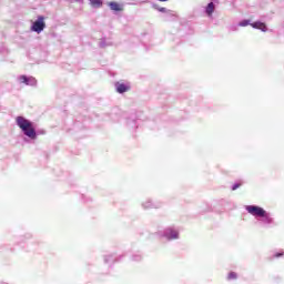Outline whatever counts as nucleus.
<instances>
[{"mask_svg": "<svg viewBox=\"0 0 284 284\" xmlns=\"http://www.w3.org/2000/svg\"><path fill=\"white\" fill-rule=\"evenodd\" d=\"M115 88H116V92H119V94H123V92H129L130 84H125L123 82H116Z\"/></svg>", "mask_w": 284, "mask_h": 284, "instance_id": "4", "label": "nucleus"}, {"mask_svg": "<svg viewBox=\"0 0 284 284\" xmlns=\"http://www.w3.org/2000/svg\"><path fill=\"white\" fill-rule=\"evenodd\" d=\"M213 12H214V2H211L206 7V14H209V17H212Z\"/></svg>", "mask_w": 284, "mask_h": 284, "instance_id": "8", "label": "nucleus"}, {"mask_svg": "<svg viewBox=\"0 0 284 284\" xmlns=\"http://www.w3.org/2000/svg\"><path fill=\"white\" fill-rule=\"evenodd\" d=\"M159 1H161V2H165V1H168V0H159Z\"/></svg>", "mask_w": 284, "mask_h": 284, "instance_id": "16", "label": "nucleus"}, {"mask_svg": "<svg viewBox=\"0 0 284 284\" xmlns=\"http://www.w3.org/2000/svg\"><path fill=\"white\" fill-rule=\"evenodd\" d=\"M168 239H179V232L174 230H169L166 232Z\"/></svg>", "mask_w": 284, "mask_h": 284, "instance_id": "7", "label": "nucleus"}, {"mask_svg": "<svg viewBox=\"0 0 284 284\" xmlns=\"http://www.w3.org/2000/svg\"><path fill=\"white\" fill-rule=\"evenodd\" d=\"M31 30L38 34L43 32V30H45V18L43 16H39L33 22Z\"/></svg>", "mask_w": 284, "mask_h": 284, "instance_id": "3", "label": "nucleus"}, {"mask_svg": "<svg viewBox=\"0 0 284 284\" xmlns=\"http://www.w3.org/2000/svg\"><path fill=\"white\" fill-rule=\"evenodd\" d=\"M20 81H22L23 83H26V85H28V78L26 75H21Z\"/></svg>", "mask_w": 284, "mask_h": 284, "instance_id": "12", "label": "nucleus"}, {"mask_svg": "<svg viewBox=\"0 0 284 284\" xmlns=\"http://www.w3.org/2000/svg\"><path fill=\"white\" fill-rule=\"evenodd\" d=\"M239 187H241V183H236L233 185L232 190L235 191V190H239Z\"/></svg>", "mask_w": 284, "mask_h": 284, "instance_id": "13", "label": "nucleus"}, {"mask_svg": "<svg viewBox=\"0 0 284 284\" xmlns=\"http://www.w3.org/2000/svg\"><path fill=\"white\" fill-rule=\"evenodd\" d=\"M92 6H97L98 8H101V0H92Z\"/></svg>", "mask_w": 284, "mask_h": 284, "instance_id": "10", "label": "nucleus"}, {"mask_svg": "<svg viewBox=\"0 0 284 284\" xmlns=\"http://www.w3.org/2000/svg\"><path fill=\"white\" fill-rule=\"evenodd\" d=\"M251 26H252V28H255L257 30H262V32L267 31V27L263 22H254V23H251Z\"/></svg>", "mask_w": 284, "mask_h": 284, "instance_id": "6", "label": "nucleus"}, {"mask_svg": "<svg viewBox=\"0 0 284 284\" xmlns=\"http://www.w3.org/2000/svg\"><path fill=\"white\" fill-rule=\"evenodd\" d=\"M246 212L252 216H258L260 219L267 216V212L261 206L247 205Z\"/></svg>", "mask_w": 284, "mask_h": 284, "instance_id": "2", "label": "nucleus"}, {"mask_svg": "<svg viewBox=\"0 0 284 284\" xmlns=\"http://www.w3.org/2000/svg\"><path fill=\"white\" fill-rule=\"evenodd\" d=\"M240 26L242 28H245L246 26H250V20H244V21L240 22Z\"/></svg>", "mask_w": 284, "mask_h": 284, "instance_id": "11", "label": "nucleus"}, {"mask_svg": "<svg viewBox=\"0 0 284 284\" xmlns=\"http://www.w3.org/2000/svg\"><path fill=\"white\" fill-rule=\"evenodd\" d=\"M109 7H110V9L113 10L114 12H121V11H123V7H122L120 3H118V2H110V3H109Z\"/></svg>", "mask_w": 284, "mask_h": 284, "instance_id": "5", "label": "nucleus"}, {"mask_svg": "<svg viewBox=\"0 0 284 284\" xmlns=\"http://www.w3.org/2000/svg\"><path fill=\"white\" fill-rule=\"evenodd\" d=\"M18 128L22 130V132L26 134V136H29V139H37V131L34 130V125L30 120L23 118V116H18L16 119Z\"/></svg>", "mask_w": 284, "mask_h": 284, "instance_id": "1", "label": "nucleus"}, {"mask_svg": "<svg viewBox=\"0 0 284 284\" xmlns=\"http://www.w3.org/2000/svg\"><path fill=\"white\" fill-rule=\"evenodd\" d=\"M160 12H165V8H161V9H160Z\"/></svg>", "mask_w": 284, "mask_h": 284, "instance_id": "15", "label": "nucleus"}, {"mask_svg": "<svg viewBox=\"0 0 284 284\" xmlns=\"http://www.w3.org/2000/svg\"><path fill=\"white\" fill-rule=\"evenodd\" d=\"M236 278H237L236 273H234V272L229 273V276H227L229 281H236Z\"/></svg>", "mask_w": 284, "mask_h": 284, "instance_id": "9", "label": "nucleus"}, {"mask_svg": "<svg viewBox=\"0 0 284 284\" xmlns=\"http://www.w3.org/2000/svg\"><path fill=\"white\" fill-rule=\"evenodd\" d=\"M283 255H284V253H276L273 255V258H280V256H283Z\"/></svg>", "mask_w": 284, "mask_h": 284, "instance_id": "14", "label": "nucleus"}]
</instances>
